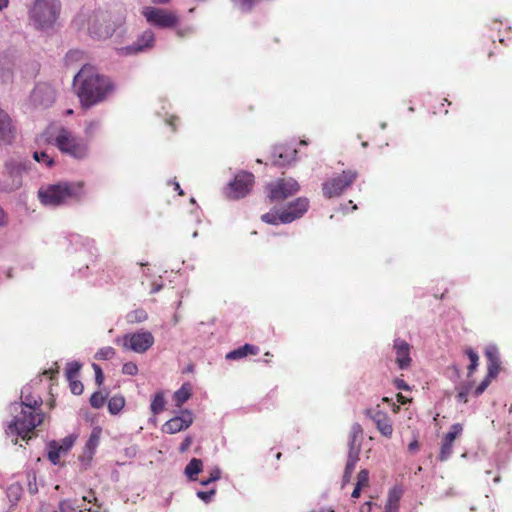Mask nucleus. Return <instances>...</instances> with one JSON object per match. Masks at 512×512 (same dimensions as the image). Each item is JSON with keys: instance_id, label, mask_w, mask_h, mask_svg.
I'll return each mask as SVG.
<instances>
[{"instance_id": "f257e3e1", "label": "nucleus", "mask_w": 512, "mask_h": 512, "mask_svg": "<svg viewBox=\"0 0 512 512\" xmlns=\"http://www.w3.org/2000/svg\"><path fill=\"white\" fill-rule=\"evenodd\" d=\"M20 399V402L11 403L9 406L11 420L5 430L8 436L15 437L12 440L15 445L18 443V437L26 439L44 420V414L40 409L42 399L34 394L31 384L22 388Z\"/></svg>"}, {"instance_id": "f03ea898", "label": "nucleus", "mask_w": 512, "mask_h": 512, "mask_svg": "<svg viewBox=\"0 0 512 512\" xmlns=\"http://www.w3.org/2000/svg\"><path fill=\"white\" fill-rule=\"evenodd\" d=\"M73 87L83 108H91L111 96L116 85L113 80L100 74L92 65H83L73 78Z\"/></svg>"}, {"instance_id": "7ed1b4c3", "label": "nucleus", "mask_w": 512, "mask_h": 512, "mask_svg": "<svg viewBox=\"0 0 512 512\" xmlns=\"http://www.w3.org/2000/svg\"><path fill=\"white\" fill-rule=\"evenodd\" d=\"M125 21L124 12L112 13L99 9L81 12L74 22L79 29H85L92 38L105 40L120 29Z\"/></svg>"}, {"instance_id": "20e7f679", "label": "nucleus", "mask_w": 512, "mask_h": 512, "mask_svg": "<svg viewBox=\"0 0 512 512\" xmlns=\"http://www.w3.org/2000/svg\"><path fill=\"white\" fill-rule=\"evenodd\" d=\"M45 136L47 142L75 160L83 161L90 156L89 140L79 137L67 127L51 125L46 129Z\"/></svg>"}, {"instance_id": "39448f33", "label": "nucleus", "mask_w": 512, "mask_h": 512, "mask_svg": "<svg viewBox=\"0 0 512 512\" xmlns=\"http://www.w3.org/2000/svg\"><path fill=\"white\" fill-rule=\"evenodd\" d=\"M85 194L84 182H58L42 185L38 190L40 202L47 207H58L72 200H79Z\"/></svg>"}, {"instance_id": "423d86ee", "label": "nucleus", "mask_w": 512, "mask_h": 512, "mask_svg": "<svg viewBox=\"0 0 512 512\" xmlns=\"http://www.w3.org/2000/svg\"><path fill=\"white\" fill-rule=\"evenodd\" d=\"M60 11L59 0H33L28 8L29 21L35 29L49 31L55 27Z\"/></svg>"}, {"instance_id": "0eeeda50", "label": "nucleus", "mask_w": 512, "mask_h": 512, "mask_svg": "<svg viewBox=\"0 0 512 512\" xmlns=\"http://www.w3.org/2000/svg\"><path fill=\"white\" fill-rule=\"evenodd\" d=\"M114 342L125 351L144 354L154 345L155 338L150 331L140 329L117 337Z\"/></svg>"}, {"instance_id": "6e6552de", "label": "nucleus", "mask_w": 512, "mask_h": 512, "mask_svg": "<svg viewBox=\"0 0 512 512\" xmlns=\"http://www.w3.org/2000/svg\"><path fill=\"white\" fill-rule=\"evenodd\" d=\"M141 15L150 26L158 29H172L180 22L175 11L156 6L142 7Z\"/></svg>"}, {"instance_id": "1a4fd4ad", "label": "nucleus", "mask_w": 512, "mask_h": 512, "mask_svg": "<svg viewBox=\"0 0 512 512\" xmlns=\"http://www.w3.org/2000/svg\"><path fill=\"white\" fill-rule=\"evenodd\" d=\"M357 172L352 170L343 171L341 174L326 180L322 184L323 195L332 198L341 195L357 178Z\"/></svg>"}, {"instance_id": "9d476101", "label": "nucleus", "mask_w": 512, "mask_h": 512, "mask_svg": "<svg viewBox=\"0 0 512 512\" xmlns=\"http://www.w3.org/2000/svg\"><path fill=\"white\" fill-rule=\"evenodd\" d=\"M154 44L155 33L152 29L148 28L144 30L131 45L116 48V53L119 56L137 55L149 51L154 47Z\"/></svg>"}, {"instance_id": "9b49d317", "label": "nucleus", "mask_w": 512, "mask_h": 512, "mask_svg": "<svg viewBox=\"0 0 512 512\" xmlns=\"http://www.w3.org/2000/svg\"><path fill=\"white\" fill-rule=\"evenodd\" d=\"M254 184V175L250 172L242 171L235 175L233 181L226 188V195L230 199H240L245 197L252 189Z\"/></svg>"}, {"instance_id": "f8f14e48", "label": "nucleus", "mask_w": 512, "mask_h": 512, "mask_svg": "<svg viewBox=\"0 0 512 512\" xmlns=\"http://www.w3.org/2000/svg\"><path fill=\"white\" fill-rule=\"evenodd\" d=\"M57 97V90L49 83H38L30 94V103L36 108L51 106Z\"/></svg>"}, {"instance_id": "ddd939ff", "label": "nucleus", "mask_w": 512, "mask_h": 512, "mask_svg": "<svg viewBox=\"0 0 512 512\" xmlns=\"http://www.w3.org/2000/svg\"><path fill=\"white\" fill-rule=\"evenodd\" d=\"M269 192L268 197L271 201H280L288 198L295 194L299 190V184L296 180L290 179H279L275 182L267 185Z\"/></svg>"}, {"instance_id": "4468645a", "label": "nucleus", "mask_w": 512, "mask_h": 512, "mask_svg": "<svg viewBox=\"0 0 512 512\" xmlns=\"http://www.w3.org/2000/svg\"><path fill=\"white\" fill-rule=\"evenodd\" d=\"M309 200L305 197L297 198L290 203L286 210L279 214L280 223L288 224L301 218L308 210Z\"/></svg>"}, {"instance_id": "2eb2a0df", "label": "nucleus", "mask_w": 512, "mask_h": 512, "mask_svg": "<svg viewBox=\"0 0 512 512\" xmlns=\"http://www.w3.org/2000/svg\"><path fill=\"white\" fill-rule=\"evenodd\" d=\"M193 423V414L189 410H184L179 416H175L165 422L163 431L168 434H175L187 429Z\"/></svg>"}, {"instance_id": "dca6fc26", "label": "nucleus", "mask_w": 512, "mask_h": 512, "mask_svg": "<svg viewBox=\"0 0 512 512\" xmlns=\"http://www.w3.org/2000/svg\"><path fill=\"white\" fill-rule=\"evenodd\" d=\"M393 349L396 355V364L401 370L408 369L411 365L412 359L410 356L412 346L401 338L394 340Z\"/></svg>"}, {"instance_id": "f3484780", "label": "nucleus", "mask_w": 512, "mask_h": 512, "mask_svg": "<svg viewBox=\"0 0 512 512\" xmlns=\"http://www.w3.org/2000/svg\"><path fill=\"white\" fill-rule=\"evenodd\" d=\"M16 135V126L12 117L0 107V144H10Z\"/></svg>"}, {"instance_id": "a211bd4d", "label": "nucleus", "mask_w": 512, "mask_h": 512, "mask_svg": "<svg viewBox=\"0 0 512 512\" xmlns=\"http://www.w3.org/2000/svg\"><path fill=\"white\" fill-rule=\"evenodd\" d=\"M297 150L289 145H277L272 152L273 164L284 167L295 161Z\"/></svg>"}, {"instance_id": "6ab92c4d", "label": "nucleus", "mask_w": 512, "mask_h": 512, "mask_svg": "<svg viewBox=\"0 0 512 512\" xmlns=\"http://www.w3.org/2000/svg\"><path fill=\"white\" fill-rule=\"evenodd\" d=\"M362 440H348V458L344 472V481H349L351 474L353 473L355 466L359 460V454L361 451Z\"/></svg>"}, {"instance_id": "aec40b11", "label": "nucleus", "mask_w": 512, "mask_h": 512, "mask_svg": "<svg viewBox=\"0 0 512 512\" xmlns=\"http://www.w3.org/2000/svg\"><path fill=\"white\" fill-rule=\"evenodd\" d=\"M372 419H373L374 423L376 424L377 429L383 436L388 437V438L392 436V433H393L392 422L386 413H384L382 411H376L372 415Z\"/></svg>"}, {"instance_id": "412c9836", "label": "nucleus", "mask_w": 512, "mask_h": 512, "mask_svg": "<svg viewBox=\"0 0 512 512\" xmlns=\"http://www.w3.org/2000/svg\"><path fill=\"white\" fill-rule=\"evenodd\" d=\"M259 352V348L257 346L251 345V344H245L235 350L230 351L226 355V359L228 360H239L247 355H256Z\"/></svg>"}, {"instance_id": "4be33fe9", "label": "nucleus", "mask_w": 512, "mask_h": 512, "mask_svg": "<svg viewBox=\"0 0 512 512\" xmlns=\"http://www.w3.org/2000/svg\"><path fill=\"white\" fill-rule=\"evenodd\" d=\"M191 385L184 383L173 395V400L177 407H181L191 397Z\"/></svg>"}, {"instance_id": "5701e85b", "label": "nucleus", "mask_w": 512, "mask_h": 512, "mask_svg": "<svg viewBox=\"0 0 512 512\" xmlns=\"http://www.w3.org/2000/svg\"><path fill=\"white\" fill-rule=\"evenodd\" d=\"M203 462L201 459L193 458L185 467L184 473L191 481L196 480V476L202 471Z\"/></svg>"}, {"instance_id": "b1692460", "label": "nucleus", "mask_w": 512, "mask_h": 512, "mask_svg": "<svg viewBox=\"0 0 512 512\" xmlns=\"http://www.w3.org/2000/svg\"><path fill=\"white\" fill-rule=\"evenodd\" d=\"M101 434H102V429L99 426L94 427L91 431V434H90L86 444H85V447L96 452V449L100 443Z\"/></svg>"}, {"instance_id": "393cba45", "label": "nucleus", "mask_w": 512, "mask_h": 512, "mask_svg": "<svg viewBox=\"0 0 512 512\" xmlns=\"http://www.w3.org/2000/svg\"><path fill=\"white\" fill-rule=\"evenodd\" d=\"M125 405V399L122 396H113L108 401V410L111 414H118Z\"/></svg>"}, {"instance_id": "a878e982", "label": "nucleus", "mask_w": 512, "mask_h": 512, "mask_svg": "<svg viewBox=\"0 0 512 512\" xmlns=\"http://www.w3.org/2000/svg\"><path fill=\"white\" fill-rule=\"evenodd\" d=\"M165 403L166 401L162 392L155 394L150 406L152 413L155 415L161 413L164 410Z\"/></svg>"}, {"instance_id": "bb28decb", "label": "nucleus", "mask_w": 512, "mask_h": 512, "mask_svg": "<svg viewBox=\"0 0 512 512\" xmlns=\"http://www.w3.org/2000/svg\"><path fill=\"white\" fill-rule=\"evenodd\" d=\"M403 495V490L401 487L395 486L390 489L388 493V498L386 504L399 506L400 499Z\"/></svg>"}, {"instance_id": "cd10ccee", "label": "nucleus", "mask_w": 512, "mask_h": 512, "mask_svg": "<svg viewBox=\"0 0 512 512\" xmlns=\"http://www.w3.org/2000/svg\"><path fill=\"white\" fill-rule=\"evenodd\" d=\"M84 53L80 50H70L65 56V64L67 66H73L76 63L82 61Z\"/></svg>"}, {"instance_id": "c85d7f7f", "label": "nucleus", "mask_w": 512, "mask_h": 512, "mask_svg": "<svg viewBox=\"0 0 512 512\" xmlns=\"http://www.w3.org/2000/svg\"><path fill=\"white\" fill-rule=\"evenodd\" d=\"M463 432V426L460 423H455L450 427V430L443 437L444 440L453 442L457 437H459Z\"/></svg>"}, {"instance_id": "c756f323", "label": "nucleus", "mask_w": 512, "mask_h": 512, "mask_svg": "<svg viewBox=\"0 0 512 512\" xmlns=\"http://www.w3.org/2000/svg\"><path fill=\"white\" fill-rule=\"evenodd\" d=\"M465 352L470 360V365L468 366V376H471L477 369L479 356L472 348H467Z\"/></svg>"}, {"instance_id": "7c9ffc66", "label": "nucleus", "mask_w": 512, "mask_h": 512, "mask_svg": "<svg viewBox=\"0 0 512 512\" xmlns=\"http://www.w3.org/2000/svg\"><path fill=\"white\" fill-rule=\"evenodd\" d=\"M452 450H453V442H449V441L442 439V444H441L440 453H439V459L441 461H446L452 454Z\"/></svg>"}, {"instance_id": "2f4dec72", "label": "nucleus", "mask_w": 512, "mask_h": 512, "mask_svg": "<svg viewBox=\"0 0 512 512\" xmlns=\"http://www.w3.org/2000/svg\"><path fill=\"white\" fill-rule=\"evenodd\" d=\"M115 354V349L113 347L107 346L99 349L95 355V358L98 360H109L113 358Z\"/></svg>"}, {"instance_id": "473e14b6", "label": "nucleus", "mask_w": 512, "mask_h": 512, "mask_svg": "<svg viewBox=\"0 0 512 512\" xmlns=\"http://www.w3.org/2000/svg\"><path fill=\"white\" fill-rule=\"evenodd\" d=\"M81 364L77 361H71L66 366V377L67 379H74L77 377Z\"/></svg>"}, {"instance_id": "72a5a7b5", "label": "nucleus", "mask_w": 512, "mask_h": 512, "mask_svg": "<svg viewBox=\"0 0 512 512\" xmlns=\"http://www.w3.org/2000/svg\"><path fill=\"white\" fill-rule=\"evenodd\" d=\"M33 158L39 163H44L47 167H51L54 164V160L44 151L33 153Z\"/></svg>"}, {"instance_id": "f704fd0d", "label": "nucleus", "mask_w": 512, "mask_h": 512, "mask_svg": "<svg viewBox=\"0 0 512 512\" xmlns=\"http://www.w3.org/2000/svg\"><path fill=\"white\" fill-rule=\"evenodd\" d=\"M95 452L84 446L82 454L79 456V460L84 468L90 466Z\"/></svg>"}, {"instance_id": "c9c22d12", "label": "nucleus", "mask_w": 512, "mask_h": 512, "mask_svg": "<svg viewBox=\"0 0 512 512\" xmlns=\"http://www.w3.org/2000/svg\"><path fill=\"white\" fill-rule=\"evenodd\" d=\"M173 29H175V34L180 38L188 37V36L192 35L195 31V28L192 25L179 26V24H178Z\"/></svg>"}, {"instance_id": "e433bc0d", "label": "nucleus", "mask_w": 512, "mask_h": 512, "mask_svg": "<svg viewBox=\"0 0 512 512\" xmlns=\"http://www.w3.org/2000/svg\"><path fill=\"white\" fill-rule=\"evenodd\" d=\"M100 127V121L98 120H92L85 123L84 132L87 138L93 137V135L96 133V131Z\"/></svg>"}, {"instance_id": "4c0bfd02", "label": "nucleus", "mask_w": 512, "mask_h": 512, "mask_svg": "<svg viewBox=\"0 0 512 512\" xmlns=\"http://www.w3.org/2000/svg\"><path fill=\"white\" fill-rule=\"evenodd\" d=\"M488 363L500 361L499 351L495 345H488L485 350Z\"/></svg>"}, {"instance_id": "58836bf2", "label": "nucleus", "mask_w": 512, "mask_h": 512, "mask_svg": "<svg viewBox=\"0 0 512 512\" xmlns=\"http://www.w3.org/2000/svg\"><path fill=\"white\" fill-rule=\"evenodd\" d=\"M61 453H63V452L61 451V449L59 447H57V443L53 442L51 444V449L48 452V458L54 465H56L59 463V458H60Z\"/></svg>"}, {"instance_id": "ea45409f", "label": "nucleus", "mask_w": 512, "mask_h": 512, "mask_svg": "<svg viewBox=\"0 0 512 512\" xmlns=\"http://www.w3.org/2000/svg\"><path fill=\"white\" fill-rule=\"evenodd\" d=\"M362 439H363V429L360 424L354 423L351 426L348 440H362Z\"/></svg>"}, {"instance_id": "a19ab883", "label": "nucleus", "mask_w": 512, "mask_h": 512, "mask_svg": "<svg viewBox=\"0 0 512 512\" xmlns=\"http://www.w3.org/2000/svg\"><path fill=\"white\" fill-rule=\"evenodd\" d=\"M106 397L101 392H95L90 397V404L94 408H101L105 403Z\"/></svg>"}, {"instance_id": "79ce46f5", "label": "nucleus", "mask_w": 512, "mask_h": 512, "mask_svg": "<svg viewBox=\"0 0 512 512\" xmlns=\"http://www.w3.org/2000/svg\"><path fill=\"white\" fill-rule=\"evenodd\" d=\"M221 477V470L219 467H214L213 469H211L210 471V476L208 479H205V480H202L201 481V485L203 486H207L209 485L210 483L212 482H215L217 480H219Z\"/></svg>"}, {"instance_id": "37998d69", "label": "nucleus", "mask_w": 512, "mask_h": 512, "mask_svg": "<svg viewBox=\"0 0 512 512\" xmlns=\"http://www.w3.org/2000/svg\"><path fill=\"white\" fill-rule=\"evenodd\" d=\"M97 499L96 497L93 495V493H90L89 496H84L82 498V502H88V503H93V502H96ZM75 506H76V511H79V512H83V511H91V509H88L84 503H77V501H75Z\"/></svg>"}, {"instance_id": "c03bdc74", "label": "nucleus", "mask_w": 512, "mask_h": 512, "mask_svg": "<svg viewBox=\"0 0 512 512\" xmlns=\"http://www.w3.org/2000/svg\"><path fill=\"white\" fill-rule=\"evenodd\" d=\"M279 214L280 213L271 211V212L263 214L261 216V219L265 223L276 225V224H278L280 222Z\"/></svg>"}, {"instance_id": "a18cd8bd", "label": "nucleus", "mask_w": 512, "mask_h": 512, "mask_svg": "<svg viewBox=\"0 0 512 512\" xmlns=\"http://www.w3.org/2000/svg\"><path fill=\"white\" fill-rule=\"evenodd\" d=\"M59 510H60V512H75L76 511L75 501L62 500L59 503Z\"/></svg>"}, {"instance_id": "49530a36", "label": "nucleus", "mask_w": 512, "mask_h": 512, "mask_svg": "<svg viewBox=\"0 0 512 512\" xmlns=\"http://www.w3.org/2000/svg\"><path fill=\"white\" fill-rule=\"evenodd\" d=\"M122 372L125 375L134 376L138 373V367L134 362H126L122 366Z\"/></svg>"}, {"instance_id": "de8ad7c7", "label": "nucleus", "mask_w": 512, "mask_h": 512, "mask_svg": "<svg viewBox=\"0 0 512 512\" xmlns=\"http://www.w3.org/2000/svg\"><path fill=\"white\" fill-rule=\"evenodd\" d=\"M131 322H142L147 319V313L144 310H137L128 315Z\"/></svg>"}, {"instance_id": "09e8293b", "label": "nucleus", "mask_w": 512, "mask_h": 512, "mask_svg": "<svg viewBox=\"0 0 512 512\" xmlns=\"http://www.w3.org/2000/svg\"><path fill=\"white\" fill-rule=\"evenodd\" d=\"M487 368H488L487 377H489V379L495 378L500 371V361L488 363Z\"/></svg>"}, {"instance_id": "8fccbe9b", "label": "nucleus", "mask_w": 512, "mask_h": 512, "mask_svg": "<svg viewBox=\"0 0 512 512\" xmlns=\"http://www.w3.org/2000/svg\"><path fill=\"white\" fill-rule=\"evenodd\" d=\"M69 383H70V389H71V392L75 395H80L82 392H83V384L78 381L76 378L74 379H68Z\"/></svg>"}, {"instance_id": "3c124183", "label": "nucleus", "mask_w": 512, "mask_h": 512, "mask_svg": "<svg viewBox=\"0 0 512 512\" xmlns=\"http://www.w3.org/2000/svg\"><path fill=\"white\" fill-rule=\"evenodd\" d=\"M215 494H216L215 489H211L209 491H198L197 497L200 498L203 502L209 503L212 501Z\"/></svg>"}, {"instance_id": "603ef678", "label": "nucleus", "mask_w": 512, "mask_h": 512, "mask_svg": "<svg viewBox=\"0 0 512 512\" xmlns=\"http://www.w3.org/2000/svg\"><path fill=\"white\" fill-rule=\"evenodd\" d=\"M369 481V473L367 470L363 469L358 473L357 483L356 485L359 487H364L368 484Z\"/></svg>"}, {"instance_id": "864d4df0", "label": "nucleus", "mask_w": 512, "mask_h": 512, "mask_svg": "<svg viewBox=\"0 0 512 512\" xmlns=\"http://www.w3.org/2000/svg\"><path fill=\"white\" fill-rule=\"evenodd\" d=\"M258 0H238V5L241 11L247 12L256 4Z\"/></svg>"}, {"instance_id": "5fc2aeb1", "label": "nucleus", "mask_w": 512, "mask_h": 512, "mask_svg": "<svg viewBox=\"0 0 512 512\" xmlns=\"http://www.w3.org/2000/svg\"><path fill=\"white\" fill-rule=\"evenodd\" d=\"M92 367L94 369V372H95V380H96V383L98 385H101L104 381V375H103V372H102V369L99 365L97 364H92Z\"/></svg>"}, {"instance_id": "6e6d98bb", "label": "nucleus", "mask_w": 512, "mask_h": 512, "mask_svg": "<svg viewBox=\"0 0 512 512\" xmlns=\"http://www.w3.org/2000/svg\"><path fill=\"white\" fill-rule=\"evenodd\" d=\"M490 381H491V379H489V377L486 376V378L475 389L476 396L481 395L486 390V388L490 384Z\"/></svg>"}, {"instance_id": "4d7b16f0", "label": "nucleus", "mask_w": 512, "mask_h": 512, "mask_svg": "<svg viewBox=\"0 0 512 512\" xmlns=\"http://www.w3.org/2000/svg\"><path fill=\"white\" fill-rule=\"evenodd\" d=\"M192 441H193V439L191 436H186L185 439L183 440V442L180 444L179 451L181 453L186 452L189 449V447L191 446Z\"/></svg>"}, {"instance_id": "13d9d810", "label": "nucleus", "mask_w": 512, "mask_h": 512, "mask_svg": "<svg viewBox=\"0 0 512 512\" xmlns=\"http://www.w3.org/2000/svg\"><path fill=\"white\" fill-rule=\"evenodd\" d=\"M469 393V388H461L457 394V399L459 402L466 403L467 402V396Z\"/></svg>"}, {"instance_id": "bf43d9fd", "label": "nucleus", "mask_w": 512, "mask_h": 512, "mask_svg": "<svg viewBox=\"0 0 512 512\" xmlns=\"http://www.w3.org/2000/svg\"><path fill=\"white\" fill-rule=\"evenodd\" d=\"M73 445V439L72 438H65L62 442V445H59L58 447L61 449L62 452H67Z\"/></svg>"}, {"instance_id": "052dcab7", "label": "nucleus", "mask_w": 512, "mask_h": 512, "mask_svg": "<svg viewBox=\"0 0 512 512\" xmlns=\"http://www.w3.org/2000/svg\"><path fill=\"white\" fill-rule=\"evenodd\" d=\"M385 512H399V506L386 504Z\"/></svg>"}, {"instance_id": "680f3d73", "label": "nucleus", "mask_w": 512, "mask_h": 512, "mask_svg": "<svg viewBox=\"0 0 512 512\" xmlns=\"http://www.w3.org/2000/svg\"><path fill=\"white\" fill-rule=\"evenodd\" d=\"M396 386L398 389L409 390V386L403 380H397Z\"/></svg>"}, {"instance_id": "e2e57ef3", "label": "nucleus", "mask_w": 512, "mask_h": 512, "mask_svg": "<svg viewBox=\"0 0 512 512\" xmlns=\"http://www.w3.org/2000/svg\"><path fill=\"white\" fill-rule=\"evenodd\" d=\"M418 446H419L418 441H417V440H414V441H412V442L408 445V450H409L410 452H415V451L418 449Z\"/></svg>"}, {"instance_id": "0e129e2a", "label": "nucleus", "mask_w": 512, "mask_h": 512, "mask_svg": "<svg viewBox=\"0 0 512 512\" xmlns=\"http://www.w3.org/2000/svg\"><path fill=\"white\" fill-rule=\"evenodd\" d=\"M360 512H371V503L370 502L364 503L360 508Z\"/></svg>"}, {"instance_id": "69168bd1", "label": "nucleus", "mask_w": 512, "mask_h": 512, "mask_svg": "<svg viewBox=\"0 0 512 512\" xmlns=\"http://www.w3.org/2000/svg\"><path fill=\"white\" fill-rule=\"evenodd\" d=\"M397 400L403 405L410 401L407 397L403 396L402 394L397 395Z\"/></svg>"}, {"instance_id": "338daca9", "label": "nucleus", "mask_w": 512, "mask_h": 512, "mask_svg": "<svg viewBox=\"0 0 512 512\" xmlns=\"http://www.w3.org/2000/svg\"><path fill=\"white\" fill-rule=\"evenodd\" d=\"M6 223V215L3 209L0 207V226Z\"/></svg>"}, {"instance_id": "774afa93", "label": "nucleus", "mask_w": 512, "mask_h": 512, "mask_svg": "<svg viewBox=\"0 0 512 512\" xmlns=\"http://www.w3.org/2000/svg\"><path fill=\"white\" fill-rule=\"evenodd\" d=\"M361 488H362V487H359V486H357V485H356V486H355V488H354V490H353V492H352V495H351V496H352L353 498H358V497H359V495H360Z\"/></svg>"}]
</instances>
